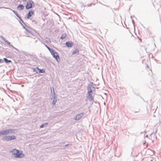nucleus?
Here are the masks:
<instances>
[{
    "mask_svg": "<svg viewBox=\"0 0 161 161\" xmlns=\"http://www.w3.org/2000/svg\"><path fill=\"white\" fill-rule=\"evenodd\" d=\"M84 114L83 113H81L80 114H77L74 118L75 120H79L84 116Z\"/></svg>",
    "mask_w": 161,
    "mask_h": 161,
    "instance_id": "1a4fd4ad",
    "label": "nucleus"
},
{
    "mask_svg": "<svg viewBox=\"0 0 161 161\" xmlns=\"http://www.w3.org/2000/svg\"><path fill=\"white\" fill-rule=\"evenodd\" d=\"M46 41L48 42H51L50 39L46 37Z\"/></svg>",
    "mask_w": 161,
    "mask_h": 161,
    "instance_id": "412c9836",
    "label": "nucleus"
},
{
    "mask_svg": "<svg viewBox=\"0 0 161 161\" xmlns=\"http://www.w3.org/2000/svg\"><path fill=\"white\" fill-rule=\"evenodd\" d=\"M3 62V60L0 59V64Z\"/></svg>",
    "mask_w": 161,
    "mask_h": 161,
    "instance_id": "5701e85b",
    "label": "nucleus"
},
{
    "mask_svg": "<svg viewBox=\"0 0 161 161\" xmlns=\"http://www.w3.org/2000/svg\"><path fill=\"white\" fill-rule=\"evenodd\" d=\"M44 125L43 124H42L41 126H40V128H43L44 127Z\"/></svg>",
    "mask_w": 161,
    "mask_h": 161,
    "instance_id": "b1692460",
    "label": "nucleus"
},
{
    "mask_svg": "<svg viewBox=\"0 0 161 161\" xmlns=\"http://www.w3.org/2000/svg\"><path fill=\"white\" fill-rule=\"evenodd\" d=\"M132 21L133 23L134 24V20H132Z\"/></svg>",
    "mask_w": 161,
    "mask_h": 161,
    "instance_id": "bb28decb",
    "label": "nucleus"
},
{
    "mask_svg": "<svg viewBox=\"0 0 161 161\" xmlns=\"http://www.w3.org/2000/svg\"><path fill=\"white\" fill-rule=\"evenodd\" d=\"M1 37L2 38V39L3 40V41L5 42V41H6V40H7L3 36H1Z\"/></svg>",
    "mask_w": 161,
    "mask_h": 161,
    "instance_id": "4be33fe9",
    "label": "nucleus"
},
{
    "mask_svg": "<svg viewBox=\"0 0 161 161\" xmlns=\"http://www.w3.org/2000/svg\"><path fill=\"white\" fill-rule=\"evenodd\" d=\"M79 50L78 49H76L74 51H73L72 53V55H74L77 53H78Z\"/></svg>",
    "mask_w": 161,
    "mask_h": 161,
    "instance_id": "2eb2a0df",
    "label": "nucleus"
},
{
    "mask_svg": "<svg viewBox=\"0 0 161 161\" xmlns=\"http://www.w3.org/2000/svg\"><path fill=\"white\" fill-rule=\"evenodd\" d=\"M48 123H46L43 124L44 126H46V125H48Z\"/></svg>",
    "mask_w": 161,
    "mask_h": 161,
    "instance_id": "393cba45",
    "label": "nucleus"
},
{
    "mask_svg": "<svg viewBox=\"0 0 161 161\" xmlns=\"http://www.w3.org/2000/svg\"><path fill=\"white\" fill-rule=\"evenodd\" d=\"M51 54L53 56V57L56 59L57 62H59L60 61V58L57 53L53 49L50 52Z\"/></svg>",
    "mask_w": 161,
    "mask_h": 161,
    "instance_id": "20e7f679",
    "label": "nucleus"
},
{
    "mask_svg": "<svg viewBox=\"0 0 161 161\" xmlns=\"http://www.w3.org/2000/svg\"><path fill=\"white\" fill-rule=\"evenodd\" d=\"M34 13V11L32 10H31L29 11L26 15V17L27 19H29L32 15Z\"/></svg>",
    "mask_w": 161,
    "mask_h": 161,
    "instance_id": "9d476101",
    "label": "nucleus"
},
{
    "mask_svg": "<svg viewBox=\"0 0 161 161\" xmlns=\"http://www.w3.org/2000/svg\"><path fill=\"white\" fill-rule=\"evenodd\" d=\"M45 46L47 48V49L50 52L51 50H52L53 49L51 48L50 47H48V46L46 45L45 44H44Z\"/></svg>",
    "mask_w": 161,
    "mask_h": 161,
    "instance_id": "aec40b11",
    "label": "nucleus"
},
{
    "mask_svg": "<svg viewBox=\"0 0 161 161\" xmlns=\"http://www.w3.org/2000/svg\"><path fill=\"white\" fill-rule=\"evenodd\" d=\"M17 8L19 10L21 11L24 9V6L22 4H19L17 7Z\"/></svg>",
    "mask_w": 161,
    "mask_h": 161,
    "instance_id": "ddd939ff",
    "label": "nucleus"
},
{
    "mask_svg": "<svg viewBox=\"0 0 161 161\" xmlns=\"http://www.w3.org/2000/svg\"><path fill=\"white\" fill-rule=\"evenodd\" d=\"M16 138V137L15 136H8L3 137H2V139L3 141H8L12 140L15 139Z\"/></svg>",
    "mask_w": 161,
    "mask_h": 161,
    "instance_id": "39448f33",
    "label": "nucleus"
},
{
    "mask_svg": "<svg viewBox=\"0 0 161 161\" xmlns=\"http://www.w3.org/2000/svg\"><path fill=\"white\" fill-rule=\"evenodd\" d=\"M34 4V2L32 0H29L27 3L25 5V8L26 9H28L31 8L32 7V4Z\"/></svg>",
    "mask_w": 161,
    "mask_h": 161,
    "instance_id": "0eeeda50",
    "label": "nucleus"
},
{
    "mask_svg": "<svg viewBox=\"0 0 161 161\" xmlns=\"http://www.w3.org/2000/svg\"><path fill=\"white\" fill-rule=\"evenodd\" d=\"M157 130H156V132H155V133H156L157 132Z\"/></svg>",
    "mask_w": 161,
    "mask_h": 161,
    "instance_id": "7c9ffc66",
    "label": "nucleus"
},
{
    "mask_svg": "<svg viewBox=\"0 0 161 161\" xmlns=\"http://www.w3.org/2000/svg\"><path fill=\"white\" fill-rule=\"evenodd\" d=\"M138 112L137 111V112H135V113H136V112Z\"/></svg>",
    "mask_w": 161,
    "mask_h": 161,
    "instance_id": "2f4dec72",
    "label": "nucleus"
},
{
    "mask_svg": "<svg viewBox=\"0 0 161 161\" xmlns=\"http://www.w3.org/2000/svg\"><path fill=\"white\" fill-rule=\"evenodd\" d=\"M3 60V61H4L7 64H8L12 62L11 60H9L6 58H4Z\"/></svg>",
    "mask_w": 161,
    "mask_h": 161,
    "instance_id": "4468645a",
    "label": "nucleus"
},
{
    "mask_svg": "<svg viewBox=\"0 0 161 161\" xmlns=\"http://www.w3.org/2000/svg\"><path fill=\"white\" fill-rule=\"evenodd\" d=\"M93 4V5H94L95 4V3H92V4Z\"/></svg>",
    "mask_w": 161,
    "mask_h": 161,
    "instance_id": "c756f323",
    "label": "nucleus"
},
{
    "mask_svg": "<svg viewBox=\"0 0 161 161\" xmlns=\"http://www.w3.org/2000/svg\"><path fill=\"white\" fill-rule=\"evenodd\" d=\"M38 72L39 73H44L45 72V71L43 69H41L39 68Z\"/></svg>",
    "mask_w": 161,
    "mask_h": 161,
    "instance_id": "6ab92c4d",
    "label": "nucleus"
},
{
    "mask_svg": "<svg viewBox=\"0 0 161 161\" xmlns=\"http://www.w3.org/2000/svg\"><path fill=\"white\" fill-rule=\"evenodd\" d=\"M5 42L8 45L16 49L12 45H11L10 42L8 41L7 40H6V41H5Z\"/></svg>",
    "mask_w": 161,
    "mask_h": 161,
    "instance_id": "dca6fc26",
    "label": "nucleus"
},
{
    "mask_svg": "<svg viewBox=\"0 0 161 161\" xmlns=\"http://www.w3.org/2000/svg\"><path fill=\"white\" fill-rule=\"evenodd\" d=\"M23 1H26L27 0H22Z\"/></svg>",
    "mask_w": 161,
    "mask_h": 161,
    "instance_id": "c85d7f7f",
    "label": "nucleus"
},
{
    "mask_svg": "<svg viewBox=\"0 0 161 161\" xmlns=\"http://www.w3.org/2000/svg\"><path fill=\"white\" fill-rule=\"evenodd\" d=\"M39 70V68L38 67H36V68H35L34 69H33L34 71L35 72H36L37 73H39V72H38Z\"/></svg>",
    "mask_w": 161,
    "mask_h": 161,
    "instance_id": "a211bd4d",
    "label": "nucleus"
},
{
    "mask_svg": "<svg viewBox=\"0 0 161 161\" xmlns=\"http://www.w3.org/2000/svg\"><path fill=\"white\" fill-rule=\"evenodd\" d=\"M70 145V144H66V145H64V147H66L67 146H68V145Z\"/></svg>",
    "mask_w": 161,
    "mask_h": 161,
    "instance_id": "a878e982",
    "label": "nucleus"
},
{
    "mask_svg": "<svg viewBox=\"0 0 161 161\" xmlns=\"http://www.w3.org/2000/svg\"><path fill=\"white\" fill-rule=\"evenodd\" d=\"M12 152V154L14 155V157L16 158H21L25 156L22 151H20L15 149H13Z\"/></svg>",
    "mask_w": 161,
    "mask_h": 161,
    "instance_id": "7ed1b4c3",
    "label": "nucleus"
},
{
    "mask_svg": "<svg viewBox=\"0 0 161 161\" xmlns=\"http://www.w3.org/2000/svg\"><path fill=\"white\" fill-rule=\"evenodd\" d=\"M19 23L20 24L22 25L23 28L25 29L27 31L28 33H30L32 35H33V32L32 31H31L30 29H28V26L24 22L23 24H22L21 22H20V21H19Z\"/></svg>",
    "mask_w": 161,
    "mask_h": 161,
    "instance_id": "423d86ee",
    "label": "nucleus"
},
{
    "mask_svg": "<svg viewBox=\"0 0 161 161\" xmlns=\"http://www.w3.org/2000/svg\"><path fill=\"white\" fill-rule=\"evenodd\" d=\"M67 36V34L65 33L63 34L60 37V39L62 40L64 39Z\"/></svg>",
    "mask_w": 161,
    "mask_h": 161,
    "instance_id": "f3484780",
    "label": "nucleus"
},
{
    "mask_svg": "<svg viewBox=\"0 0 161 161\" xmlns=\"http://www.w3.org/2000/svg\"><path fill=\"white\" fill-rule=\"evenodd\" d=\"M17 132L18 130L16 129H8L3 130L0 131V136L9 134H15Z\"/></svg>",
    "mask_w": 161,
    "mask_h": 161,
    "instance_id": "f03ea898",
    "label": "nucleus"
},
{
    "mask_svg": "<svg viewBox=\"0 0 161 161\" xmlns=\"http://www.w3.org/2000/svg\"><path fill=\"white\" fill-rule=\"evenodd\" d=\"M65 45L68 47H71L74 45V43L71 41L67 42L65 43Z\"/></svg>",
    "mask_w": 161,
    "mask_h": 161,
    "instance_id": "9b49d317",
    "label": "nucleus"
},
{
    "mask_svg": "<svg viewBox=\"0 0 161 161\" xmlns=\"http://www.w3.org/2000/svg\"><path fill=\"white\" fill-rule=\"evenodd\" d=\"M95 88L93 87L92 85H88L87 90L88 91V98L91 101L93 100L94 95H93L94 94L93 92L95 91Z\"/></svg>",
    "mask_w": 161,
    "mask_h": 161,
    "instance_id": "f257e3e1",
    "label": "nucleus"
},
{
    "mask_svg": "<svg viewBox=\"0 0 161 161\" xmlns=\"http://www.w3.org/2000/svg\"><path fill=\"white\" fill-rule=\"evenodd\" d=\"M12 11H13V12H14V13L16 15L17 17H18L19 19L21 21H22V22H23V23H24V21H23V20H22V19L21 17L20 16V15H19V14L17 13V12L15 11V10H12V9H11Z\"/></svg>",
    "mask_w": 161,
    "mask_h": 161,
    "instance_id": "f8f14e48",
    "label": "nucleus"
},
{
    "mask_svg": "<svg viewBox=\"0 0 161 161\" xmlns=\"http://www.w3.org/2000/svg\"><path fill=\"white\" fill-rule=\"evenodd\" d=\"M53 94L52 90V89H51V93L52 94V97L51 98V99H52L53 98V101L52 103H53V104L54 105V104H56V103L57 99L56 98L55 93V92H54V91L53 87Z\"/></svg>",
    "mask_w": 161,
    "mask_h": 161,
    "instance_id": "6e6552de",
    "label": "nucleus"
},
{
    "mask_svg": "<svg viewBox=\"0 0 161 161\" xmlns=\"http://www.w3.org/2000/svg\"><path fill=\"white\" fill-rule=\"evenodd\" d=\"M20 21V22H21V23H22V24H24L23 23V22H22V21H21L20 20V21Z\"/></svg>",
    "mask_w": 161,
    "mask_h": 161,
    "instance_id": "cd10ccee",
    "label": "nucleus"
}]
</instances>
